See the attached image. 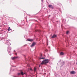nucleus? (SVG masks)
<instances>
[{
  "mask_svg": "<svg viewBox=\"0 0 77 77\" xmlns=\"http://www.w3.org/2000/svg\"><path fill=\"white\" fill-rule=\"evenodd\" d=\"M49 60L48 59H46L43 60L42 63H41V65H43V64H46L48 62Z\"/></svg>",
  "mask_w": 77,
  "mask_h": 77,
  "instance_id": "obj_1",
  "label": "nucleus"
},
{
  "mask_svg": "<svg viewBox=\"0 0 77 77\" xmlns=\"http://www.w3.org/2000/svg\"><path fill=\"white\" fill-rule=\"evenodd\" d=\"M35 44H36V43H35L33 42L32 43V45H31L30 47H34V46L35 45Z\"/></svg>",
  "mask_w": 77,
  "mask_h": 77,
  "instance_id": "obj_2",
  "label": "nucleus"
},
{
  "mask_svg": "<svg viewBox=\"0 0 77 77\" xmlns=\"http://www.w3.org/2000/svg\"><path fill=\"white\" fill-rule=\"evenodd\" d=\"M70 73L71 74H74L75 73V72L74 71H70Z\"/></svg>",
  "mask_w": 77,
  "mask_h": 77,
  "instance_id": "obj_3",
  "label": "nucleus"
},
{
  "mask_svg": "<svg viewBox=\"0 0 77 77\" xmlns=\"http://www.w3.org/2000/svg\"><path fill=\"white\" fill-rule=\"evenodd\" d=\"M20 74H21L22 75H24V74H25V73H24L23 72H21V73H18V75H20Z\"/></svg>",
  "mask_w": 77,
  "mask_h": 77,
  "instance_id": "obj_4",
  "label": "nucleus"
},
{
  "mask_svg": "<svg viewBox=\"0 0 77 77\" xmlns=\"http://www.w3.org/2000/svg\"><path fill=\"white\" fill-rule=\"evenodd\" d=\"M18 57H14L12 58V60H14V59H17Z\"/></svg>",
  "mask_w": 77,
  "mask_h": 77,
  "instance_id": "obj_5",
  "label": "nucleus"
},
{
  "mask_svg": "<svg viewBox=\"0 0 77 77\" xmlns=\"http://www.w3.org/2000/svg\"><path fill=\"white\" fill-rule=\"evenodd\" d=\"M49 8H52V9H53V5H48Z\"/></svg>",
  "mask_w": 77,
  "mask_h": 77,
  "instance_id": "obj_6",
  "label": "nucleus"
},
{
  "mask_svg": "<svg viewBox=\"0 0 77 77\" xmlns=\"http://www.w3.org/2000/svg\"><path fill=\"white\" fill-rule=\"evenodd\" d=\"M33 39H27L26 41H29L30 42H32V41H33Z\"/></svg>",
  "mask_w": 77,
  "mask_h": 77,
  "instance_id": "obj_7",
  "label": "nucleus"
},
{
  "mask_svg": "<svg viewBox=\"0 0 77 77\" xmlns=\"http://www.w3.org/2000/svg\"><path fill=\"white\" fill-rule=\"evenodd\" d=\"M57 35H54L52 37V38H56V37Z\"/></svg>",
  "mask_w": 77,
  "mask_h": 77,
  "instance_id": "obj_8",
  "label": "nucleus"
},
{
  "mask_svg": "<svg viewBox=\"0 0 77 77\" xmlns=\"http://www.w3.org/2000/svg\"><path fill=\"white\" fill-rule=\"evenodd\" d=\"M63 54H64V53H63V52H61L60 53V55H63Z\"/></svg>",
  "mask_w": 77,
  "mask_h": 77,
  "instance_id": "obj_9",
  "label": "nucleus"
},
{
  "mask_svg": "<svg viewBox=\"0 0 77 77\" xmlns=\"http://www.w3.org/2000/svg\"><path fill=\"white\" fill-rule=\"evenodd\" d=\"M39 59H45V57H42V58H40Z\"/></svg>",
  "mask_w": 77,
  "mask_h": 77,
  "instance_id": "obj_10",
  "label": "nucleus"
},
{
  "mask_svg": "<svg viewBox=\"0 0 77 77\" xmlns=\"http://www.w3.org/2000/svg\"><path fill=\"white\" fill-rule=\"evenodd\" d=\"M8 31H10V30H11V29L10 27H8Z\"/></svg>",
  "mask_w": 77,
  "mask_h": 77,
  "instance_id": "obj_11",
  "label": "nucleus"
},
{
  "mask_svg": "<svg viewBox=\"0 0 77 77\" xmlns=\"http://www.w3.org/2000/svg\"><path fill=\"white\" fill-rule=\"evenodd\" d=\"M68 33H69V31H67L66 32V34H68Z\"/></svg>",
  "mask_w": 77,
  "mask_h": 77,
  "instance_id": "obj_12",
  "label": "nucleus"
},
{
  "mask_svg": "<svg viewBox=\"0 0 77 77\" xmlns=\"http://www.w3.org/2000/svg\"><path fill=\"white\" fill-rule=\"evenodd\" d=\"M36 68H34V70L35 71H36Z\"/></svg>",
  "mask_w": 77,
  "mask_h": 77,
  "instance_id": "obj_13",
  "label": "nucleus"
},
{
  "mask_svg": "<svg viewBox=\"0 0 77 77\" xmlns=\"http://www.w3.org/2000/svg\"><path fill=\"white\" fill-rule=\"evenodd\" d=\"M40 66H41V65H39V67H40Z\"/></svg>",
  "mask_w": 77,
  "mask_h": 77,
  "instance_id": "obj_14",
  "label": "nucleus"
},
{
  "mask_svg": "<svg viewBox=\"0 0 77 77\" xmlns=\"http://www.w3.org/2000/svg\"><path fill=\"white\" fill-rule=\"evenodd\" d=\"M14 52H15V51H14Z\"/></svg>",
  "mask_w": 77,
  "mask_h": 77,
  "instance_id": "obj_15",
  "label": "nucleus"
},
{
  "mask_svg": "<svg viewBox=\"0 0 77 77\" xmlns=\"http://www.w3.org/2000/svg\"><path fill=\"white\" fill-rule=\"evenodd\" d=\"M25 45H24V46H25Z\"/></svg>",
  "mask_w": 77,
  "mask_h": 77,
  "instance_id": "obj_16",
  "label": "nucleus"
},
{
  "mask_svg": "<svg viewBox=\"0 0 77 77\" xmlns=\"http://www.w3.org/2000/svg\"><path fill=\"white\" fill-rule=\"evenodd\" d=\"M43 1V0H42V2Z\"/></svg>",
  "mask_w": 77,
  "mask_h": 77,
  "instance_id": "obj_17",
  "label": "nucleus"
},
{
  "mask_svg": "<svg viewBox=\"0 0 77 77\" xmlns=\"http://www.w3.org/2000/svg\"><path fill=\"white\" fill-rule=\"evenodd\" d=\"M15 54H17L15 53Z\"/></svg>",
  "mask_w": 77,
  "mask_h": 77,
  "instance_id": "obj_18",
  "label": "nucleus"
},
{
  "mask_svg": "<svg viewBox=\"0 0 77 77\" xmlns=\"http://www.w3.org/2000/svg\"><path fill=\"white\" fill-rule=\"evenodd\" d=\"M29 61H30V60H29Z\"/></svg>",
  "mask_w": 77,
  "mask_h": 77,
  "instance_id": "obj_19",
  "label": "nucleus"
}]
</instances>
